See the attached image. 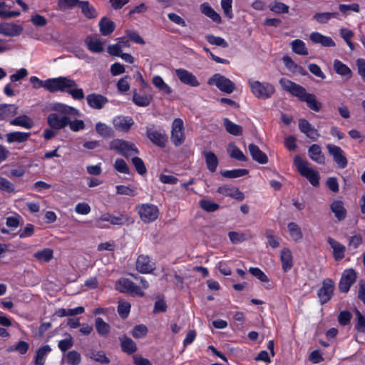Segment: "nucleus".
<instances>
[{
	"label": "nucleus",
	"instance_id": "1",
	"mask_svg": "<svg viewBox=\"0 0 365 365\" xmlns=\"http://www.w3.org/2000/svg\"><path fill=\"white\" fill-rule=\"evenodd\" d=\"M279 83L283 90L298 98L301 101L305 102L311 110L319 112L322 109V105L317 101L316 96L307 93L303 86L285 78H282Z\"/></svg>",
	"mask_w": 365,
	"mask_h": 365
},
{
	"label": "nucleus",
	"instance_id": "2",
	"mask_svg": "<svg viewBox=\"0 0 365 365\" xmlns=\"http://www.w3.org/2000/svg\"><path fill=\"white\" fill-rule=\"evenodd\" d=\"M248 85L252 94L259 99L270 98L275 93L274 86L268 82L249 79Z\"/></svg>",
	"mask_w": 365,
	"mask_h": 365
},
{
	"label": "nucleus",
	"instance_id": "3",
	"mask_svg": "<svg viewBox=\"0 0 365 365\" xmlns=\"http://www.w3.org/2000/svg\"><path fill=\"white\" fill-rule=\"evenodd\" d=\"M58 91L70 94L74 100H82L85 97L83 89L78 88L76 81L69 77H59L56 88Z\"/></svg>",
	"mask_w": 365,
	"mask_h": 365
},
{
	"label": "nucleus",
	"instance_id": "4",
	"mask_svg": "<svg viewBox=\"0 0 365 365\" xmlns=\"http://www.w3.org/2000/svg\"><path fill=\"white\" fill-rule=\"evenodd\" d=\"M294 163L301 175L305 177L313 186H317L319 183V173L311 168L307 161L303 160L299 155L294 158Z\"/></svg>",
	"mask_w": 365,
	"mask_h": 365
},
{
	"label": "nucleus",
	"instance_id": "5",
	"mask_svg": "<svg viewBox=\"0 0 365 365\" xmlns=\"http://www.w3.org/2000/svg\"><path fill=\"white\" fill-rule=\"evenodd\" d=\"M125 220L126 218L123 214L115 216L109 212H106L102 214L95 220V226L99 229H108L109 228V225L105 222L112 225H122L125 223Z\"/></svg>",
	"mask_w": 365,
	"mask_h": 365
},
{
	"label": "nucleus",
	"instance_id": "6",
	"mask_svg": "<svg viewBox=\"0 0 365 365\" xmlns=\"http://www.w3.org/2000/svg\"><path fill=\"white\" fill-rule=\"evenodd\" d=\"M207 83L215 86L220 91L228 94L232 93L235 89V83L220 73H215L210 77Z\"/></svg>",
	"mask_w": 365,
	"mask_h": 365
},
{
	"label": "nucleus",
	"instance_id": "7",
	"mask_svg": "<svg viewBox=\"0 0 365 365\" xmlns=\"http://www.w3.org/2000/svg\"><path fill=\"white\" fill-rule=\"evenodd\" d=\"M110 148L126 158L138 154L139 151L134 143L123 140L117 139L111 142Z\"/></svg>",
	"mask_w": 365,
	"mask_h": 365
},
{
	"label": "nucleus",
	"instance_id": "8",
	"mask_svg": "<svg viewBox=\"0 0 365 365\" xmlns=\"http://www.w3.org/2000/svg\"><path fill=\"white\" fill-rule=\"evenodd\" d=\"M170 139L176 147L182 145L185 140L184 123L181 118H175L172 123Z\"/></svg>",
	"mask_w": 365,
	"mask_h": 365
},
{
	"label": "nucleus",
	"instance_id": "9",
	"mask_svg": "<svg viewBox=\"0 0 365 365\" xmlns=\"http://www.w3.org/2000/svg\"><path fill=\"white\" fill-rule=\"evenodd\" d=\"M136 210L140 219L146 223L155 221L158 217L159 210L157 206L153 204L138 205L136 207Z\"/></svg>",
	"mask_w": 365,
	"mask_h": 365
},
{
	"label": "nucleus",
	"instance_id": "10",
	"mask_svg": "<svg viewBox=\"0 0 365 365\" xmlns=\"http://www.w3.org/2000/svg\"><path fill=\"white\" fill-rule=\"evenodd\" d=\"M116 289L122 293H128L132 296L143 297L144 292L134 282L128 278H120L115 284Z\"/></svg>",
	"mask_w": 365,
	"mask_h": 365
},
{
	"label": "nucleus",
	"instance_id": "11",
	"mask_svg": "<svg viewBox=\"0 0 365 365\" xmlns=\"http://www.w3.org/2000/svg\"><path fill=\"white\" fill-rule=\"evenodd\" d=\"M328 153L332 156L334 161L340 168H345L348 165V160L344 151L339 147L333 144H327Z\"/></svg>",
	"mask_w": 365,
	"mask_h": 365
},
{
	"label": "nucleus",
	"instance_id": "12",
	"mask_svg": "<svg viewBox=\"0 0 365 365\" xmlns=\"http://www.w3.org/2000/svg\"><path fill=\"white\" fill-rule=\"evenodd\" d=\"M334 283L331 279H325L322 282V287L318 290L317 296L322 304L329 302L333 295Z\"/></svg>",
	"mask_w": 365,
	"mask_h": 365
},
{
	"label": "nucleus",
	"instance_id": "13",
	"mask_svg": "<svg viewBox=\"0 0 365 365\" xmlns=\"http://www.w3.org/2000/svg\"><path fill=\"white\" fill-rule=\"evenodd\" d=\"M146 135L153 144L160 148H164L168 142V137L165 131L161 129L156 130L153 128H147Z\"/></svg>",
	"mask_w": 365,
	"mask_h": 365
},
{
	"label": "nucleus",
	"instance_id": "14",
	"mask_svg": "<svg viewBox=\"0 0 365 365\" xmlns=\"http://www.w3.org/2000/svg\"><path fill=\"white\" fill-rule=\"evenodd\" d=\"M58 78H48L46 81H41L36 76H31L30 78V82L33 84L34 88H44L46 90L51 93H56V88L58 83Z\"/></svg>",
	"mask_w": 365,
	"mask_h": 365
},
{
	"label": "nucleus",
	"instance_id": "15",
	"mask_svg": "<svg viewBox=\"0 0 365 365\" xmlns=\"http://www.w3.org/2000/svg\"><path fill=\"white\" fill-rule=\"evenodd\" d=\"M356 278V275L354 269L344 270L339 283V290L341 292H347L351 286L355 282Z\"/></svg>",
	"mask_w": 365,
	"mask_h": 365
},
{
	"label": "nucleus",
	"instance_id": "16",
	"mask_svg": "<svg viewBox=\"0 0 365 365\" xmlns=\"http://www.w3.org/2000/svg\"><path fill=\"white\" fill-rule=\"evenodd\" d=\"M47 123L51 128L60 130L68 125L69 118L66 115L60 116L56 113H52L48 115Z\"/></svg>",
	"mask_w": 365,
	"mask_h": 365
},
{
	"label": "nucleus",
	"instance_id": "17",
	"mask_svg": "<svg viewBox=\"0 0 365 365\" xmlns=\"http://www.w3.org/2000/svg\"><path fill=\"white\" fill-rule=\"evenodd\" d=\"M175 74L178 79L184 84L192 87H197L200 85V82L196 76L184 68L176 69Z\"/></svg>",
	"mask_w": 365,
	"mask_h": 365
},
{
	"label": "nucleus",
	"instance_id": "18",
	"mask_svg": "<svg viewBox=\"0 0 365 365\" xmlns=\"http://www.w3.org/2000/svg\"><path fill=\"white\" fill-rule=\"evenodd\" d=\"M86 101L91 108L100 110L108 102V99L101 94L93 93L86 96Z\"/></svg>",
	"mask_w": 365,
	"mask_h": 365
},
{
	"label": "nucleus",
	"instance_id": "19",
	"mask_svg": "<svg viewBox=\"0 0 365 365\" xmlns=\"http://www.w3.org/2000/svg\"><path fill=\"white\" fill-rule=\"evenodd\" d=\"M299 128L302 133L312 140H316L319 137L318 130L306 119L299 120Z\"/></svg>",
	"mask_w": 365,
	"mask_h": 365
},
{
	"label": "nucleus",
	"instance_id": "20",
	"mask_svg": "<svg viewBox=\"0 0 365 365\" xmlns=\"http://www.w3.org/2000/svg\"><path fill=\"white\" fill-rule=\"evenodd\" d=\"M113 124L116 130L128 132L134 124V121L131 117L119 115L113 119Z\"/></svg>",
	"mask_w": 365,
	"mask_h": 365
},
{
	"label": "nucleus",
	"instance_id": "21",
	"mask_svg": "<svg viewBox=\"0 0 365 365\" xmlns=\"http://www.w3.org/2000/svg\"><path fill=\"white\" fill-rule=\"evenodd\" d=\"M22 30L21 26L14 23H0V34L5 36H17L20 35Z\"/></svg>",
	"mask_w": 365,
	"mask_h": 365
},
{
	"label": "nucleus",
	"instance_id": "22",
	"mask_svg": "<svg viewBox=\"0 0 365 365\" xmlns=\"http://www.w3.org/2000/svg\"><path fill=\"white\" fill-rule=\"evenodd\" d=\"M309 38L314 43L320 44L324 47H334L336 46L335 42L331 37L324 36L319 32L311 33Z\"/></svg>",
	"mask_w": 365,
	"mask_h": 365
},
{
	"label": "nucleus",
	"instance_id": "23",
	"mask_svg": "<svg viewBox=\"0 0 365 365\" xmlns=\"http://www.w3.org/2000/svg\"><path fill=\"white\" fill-rule=\"evenodd\" d=\"M136 269L141 273H150L155 269V267L148 256L140 255L136 261Z\"/></svg>",
	"mask_w": 365,
	"mask_h": 365
},
{
	"label": "nucleus",
	"instance_id": "24",
	"mask_svg": "<svg viewBox=\"0 0 365 365\" xmlns=\"http://www.w3.org/2000/svg\"><path fill=\"white\" fill-rule=\"evenodd\" d=\"M248 150L252 158V159L259 164H266L268 162V158L267 155L262 152L259 148L252 143L248 146Z\"/></svg>",
	"mask_w": 365,
	"mask_h": 365
},
{
	"label": "nucleus",
	"instance_id": "25",
	"mask_svg": "<svg viewBox=\"0 0 365 365\" xmlns=\"http://www.w3.org/2000/svg\"><path fill=\"white\" fill-rule=\"evenodd\" d=\"M327 242L333 249V255L336 260H341L344 257L346 248L343 245L330 237H328Z\"/></svg>",
	"mask_w": 365,
	"mask_h": 365
},
{
	"label": "nucleus",
	"instance_id": "26",
	"mask_svg": "<svg viewBox=\"0 0 365 365\" xmlns=\"http://www.w3.org/2000/svg\"><path fill=\"white\" fill-rule=\"evenodd\" d=\"M309 158L318 164L325 163V157L322 153V148L319 145L313 144L308 150Z\"/></svg>",
	"mask_w": 365,
	"mask_h": 365
},
{
	"label": "nucleus",
	"instance_id": "27",
	"mask_svg": "<svg viewBox=\"0 0 365 365\" xmlns=\"http://www.w3.org/2000/svg\"><path fill=\"white\" fill-rule=\"evenodd\" d=\"M119 341L122 351L123 352L128 354H132L137 351V346L135 342L127 336L119 337Z\"/></svg>",
	"mask_w": 365,
	"mask_h": 365
},
{
	"label": "nucleus",
	"instance_id": "28",
	"mask_svg": "<svg viewBox=\"0 0 365 365\" xmlns=\"http://www.w3.org/2000/svg\"><path fill=\"white\" fill-rule=\"evenodd\" d=\"M280 259L283 271L284 272L289 271L293 266L292 255L290 250L284 248L281 251Z\"/></svg>",
	"mask_w": 365,
	"mask_h": 365
},
{
	"label": "nucleus",
	"instance_id": "29",
	"mask_svg": "<svg viewBox=\"0 0 365 365\" xmlns=\"http://www.w3.org/2000/svg\"><path fill=\"white\" fill-rule=\"evenodd\" d=\"M30 136H31V133L19 132V131L11 132L6 135V141L9 143H24L29 139V138Z\"/></svg>",
	"mask_w": 365,
	"mask_h": 365
},
{
	"label": "nucleus",
	"instance_id": "30",
	"mask_svg": "<svg viewBox=\"0 0 365 365\" xmlns=\"http://www.w3.org/2000/svg\"><path fill=\"white\" fill-rule=\"evenodd\" d=\"M331 210L339 221L345 219L346 210L344 208V202L341 200H334L330 205Z\"/></svg>",
	"mask_w": 365,
	"mask_h": 365
},
{
	"label": "nucleus",
	"instance_id": "31",
	"mask_svg": "<svg viewBox=\"0 0 365 365\" xmlns=\"http://www.w3.org/2000/svg\"><path fill=\"white\" fill-rule=\"evenodd\" d=\"M200 11L203 14L211 19L214 22L217 24L221 23V16L210 6L208 3L202 4L200 5Z\"/></svg>",
	"mask_w": 365,
	"mask_h": 365
},
{
	"label": "nucleus",
	"instance_id": "32",
	"mask_svg": "<svg viewBox=\"0 0 365 365\" xmlns=\"http://www.w3.org/2000/svg\"><path fill=\"white\" fill-rule=\"evenodd\" d=\"M9 123L12 125L20 126L26 129L31 128L34 125L33 120L26 115L16 117Z\"/></svg>",
	"mask_w": 365,
	"mask_h": 365
},
{
	"label": "nucleus",
	"instance_id": "33",
	"mask_svg": "<svg viewBox=\"0 0 365 365\" xmlns=\"http://www.w3.org/2000/svg\"><path fill=\"white\" fill-rule=\"evenodd\" d=\"M18 107L14 104L0 105V120L14 116L17 113Z\"/></svg>",
	"mask_w": 365,
	"mask_h": 365
},
{
	"label": "nucleus",
	"instance_id": "34",
	"mask_svg": "<svg viewBox=\"0 0 365 365\" xmlns=\"http://www.w3.org/2000/svg\"><path fill=\"white\" fill-rule=\"evenodd\" d=\"M95 327L97 333L102 337H107L110 331V325L101 317L96 318Z\"/></svg>",
	"mask_w": 365,
	"mask_h": 365
},
{
	"label": "nucleus",
	"instance_id": "35",
	"mask_svg": "<svg viewBox=\"0 0 365 365\" xmlns=\"http://www.w3.org/2000/svg\"><path fill=\"white\" fill-rule=\"evenodd\" d=\"M153 96L151 95H140L136 90L133 91L132 101L138 106L146 107L150 105Z\"/></svg>",
	"mask_w": 365,
	"mask_h": 365
},
{
	"label": "nucleus",
	"instance_id": "36",
	"mask_svg": "<svg viewBox=\"0 0 365 365\" xmlns=\"http://www.w3.org/2000/svg\"><path fill=\"white\" fill-rule=\"evenodd\" d=\"M100 31L103 36L110 34L115 29V24L106 17H103L99 22Z\"/></svg>",
	"mask_w": 365,
	"mask_h": 365
},
{
	"label": "nucleus",
	"instance_id": "37",
	"mask_svg": "<svg viewBox=\"0 0 365 365\" xmlns=\"http://www.w3.org/2000/svg\"><path fill=\"white\" fill-rule=\"evenodd\" d=\"M86 43L88 49L94 53H100L103 51V43L99 38L93 36H88L86 40Z\"/></svg>",
	"mask_w": 365,
	"mask_h": 365
},
{
	"label": "nucleus",
	"instance_id": "38",
	"mask_svg": "<svg viewBox=\"0 0 365 365\" xmlns=\"http://www.w3.org/2000/svg\"><path fill=\"white\" fill-rule=\"evenodd\" d=\"M290 46L292 51L296 54L301 56H307L309 54L308 49L305 43L300 39H295L291 41Z\"/></svg>",
	"mask_w": 365,
	"mask_h": 365
},
{
	"label": "nucleus",
	"instance_id": "39",
	"mask_svg": "<svg viewBox=\"0 0 365 365\" xmlns=\"http://www.w3.org/2000/svg\"><path fill=\"white\" fill-rule=\"evenodd\" d=\"M207 169L210 172H215L218 165V159L216 155L211 151H205L203 153Z\"/></svg>",
	"mask_w": 365,
	"mask_h": 365
},
{
	"label": "nucleus",
	"instance_id": "40",
	"mask_svg": "<svg viewBox=\"0 0 365 365\" xmlns=\"http://www.w3.org/2000/svg\"><path fill=\"white\" fill-rule=\"evenodd\" d=\"M51 351L49 345H44L40 347L36 354L35 365H43L46 356Z\"/></svg>",
	"mask_w": 365,
	"mask_h": 365
},
{
	"label": "nucleus",
	"instance_id": "41",
	"mask_svg": "<svg viewBox=\"0 0 365 365\" xmlns=\"http://www.w3.org/2000/svg\"><path fill=\"white\" fill-rule=\"evenodd\" d=\"M51 110L59 112L63 114H73V115H78V110L76 109L73 107L61 103H56L52 105Z\"/></svg>",
	"mask_w": 365,
	"mask_h": 365
},
{
	"label": "nucleus",
	"instance_id": "42",
	"mask_svg": "<svg viewBox=\"0 0 365 365\" xmlns=\"http://www.w3.org/2000/svg\"><path fill=\"white\" fill-rule=\"evenodd\" d=\"M153 85L162 93L165 94H170L173 92L172 88L163 81L160 76H155L153 78Z\"/></svg>",
	"mask_w": 365,
	"mask_h": 365
},
{
	"label": "nucleus",
	"instance_id": "43",
	"mask_svg": "<svg viewBox=\"0 0 365 365\" xmlns=\"http://www.w3.org/2000/svg\"><path fill=\"white\" fill-rule=\"evenodd\" d=\"M269 10L276 14L289 13V6L281 1H272L268 6Z\"/></svg>",
	"mask_w": 365,
	"mask_h": 365
},
{
	"label": "nucleus",
	"instance_id": "44",
	"mask_svg": "<svg viewBox=\"0 0 365 365\" xmlns=\"http://www.w3.org/2000/svg\"><path fill=\"white\" fill-rule=\"evenodd\" d=\"M224 126L227 133L233 135H240L242 133V128L225 118L223 120Z\"/></svg>",
	"mask_w": 365,
	"mask_h": 365
},
{
	"label": "nucleus",
	"instance_id": "45",
	"mask_svg": "<svg viewBox=\"0 0 365 365\" xmlns=\"http://www.w3.org/2000/svg\"><path fill=\"white\" fill-rule=\"evenodd\" d=\"M288 232L290 237L294 241H299L302 239L303 235L301 228L295 222H289L287 225Z\"/></svg>",
	"mask_w": 365,
	"mask_h": 365
},
{
	"label": "nucleus",
	"instance_id": "46",
	"mask_svg": "<svg viewBox=\"0 0 365 365\" xmlns=\"http://www.w3.org/2000/svg\"><path fill=\"white\" fill-rule=\"evenodd\" d=\"M227 152L230 156L237 160L245 162L247 160V158L243 154V153L233 143H230L228 145Z\"/></svg>",
	"mask_w": 365,
	"mask_h": 365
},
{
	"label": "nucleus",
	"instance_id": "47",
	"mask_svg": "<svg viewBox=\"0 0 365 365\" xmlns=\"http://www.w3.org/2000/svg\"><path fill=\"white\" fill-rule=\"evenodd\" d=\"M0 325L4 327H0V336L3 338H8L10 334L5 327H9L12 325L11 319L4 315H0Z\"/></svg>",
	"mask_w": 365,
	"mask_h": 365
},
{
	"label": "nucleus",
	"instance_id": "48",
	"mask_svg": "<svg viewBox=\"0 0 365 365\" xmlns=\"http://www.w3.org/2000/svg\"><path fill=\"white\" fill-rule=\"evenodd\" d=\"M80 7L84 16L88 19L96 18L98 15L96 9L88 1L79 2Z\"/></svg>",
	"mask_w": 365,
	"mask_h": 365
},
{
	"label": "nucleus",
	"instance_id": "49",
	"mask_svg": "<svg viewBox=\"0 0 365 365\" xmlns=\"http://www.w3.org/2000/svg\"><path fill=\"white\" fill-rule=\"evenodd\" d=\"M90 358L101 364H108L110 362L109 358L101 351H92L90 353Z\"/></svg>",
	"mask_w": 365,
	"mask_h": 365
},
{
	"label": "nucleus",
	"instance_id": "50",
	"mask_svg": "<svg viewBox=\"0 0 365 365\" xmlns=\"http://www.w3.org/2000/svg\"><path fill=\"white\" fill-rule=\"evenodd\" d=\"M96 132L103 138H110L113 135V130L110 127L105 123L98 122L96 125Z\"/></svg>",
	"mask_w": 365,
	"mask_h": 365
},
{
	"label": "nucleus",
	"instance_id": "51",
	"mask_svg": "<svg viewBox=\"0 0 365 365\" xmlns=\"http://www.w3.org/2000/svg\"><path fill=\"white\" fill-rule=\"evenodd\" d=\"M333 67L336 73L341 76H348L351 73L350 68L346 65L337 59L334 61Z\"/></svg>",
	"mask_w": 365,
	"mask_h": 365
},
{
	"label": "nucleus",
	"instance_id": "52",
	"mask_svg": "<svg viewBox=\"0 0 365 365\" xmlns=\"http://www.w3.org/2000/svg\"><path fill=\"white\" fill-rule=\"evenodd\" d=\"M207 42L212 45L220 46L222 48L228 47V43L220 36H215L212 34H208L205 36Z\"/></svg>",
	"mask_w": 365,
	"mask_h": 365
},
{
	"label": "nucleus",
	"instance_id": "53",
	"mask_svg": "<svg viewBox=\"0 0 365 365\" xmlns=\"http://www.w3.org/2000/svg\"><path fill=\"white\" fill-rule=\"evenodd\" d=\"M339 9L340 12L346 17L349 14V11L359 13L360 11L359 4L354 3L351 4H339Z\"/></svg>",
	"mask_w": 365,
	"mask_h": 365
},
{
	"label": "nucleus",
	"instance_id": "54",
	"mask_svg": "<svg viewBox=\"0 0 365 365\" xmlns=\"http://www.w3.org/2000/svg\"><path fill=\"white\" fill-rule=\"evenodd\" d=\"M247 169H234L222 172V175L227 178H237L248 174Z\"/></svg>",
	"mask_w": 365,
	"mask_h": 365
},
{
	"label": "nucleus",
	"instance_id": "55",
	"mask_svg": "<svg viewBox=\"0 0 365 365\" xmlns=\"http://www.w3.org/2000/svg\"><path fill=\"white\" fill-rule=\"evenodd\" d=\"M34 257L41 262H48L53 258V250L51 249H44L36 252Z\"/></svg>",
	"mask_w": 365,
	"mask_h": 365
},
{
	"label": "nucleus",
	"instance_id": "56",
	"mask_svg": "<svg viewBox=\"0 0 365 365\" xmlns=\"http://www.w3.org/2000/svg\"><path fill=\"white\" fill-rule=\"evenodd\" d=\"M67 337L60 340L58 343V347L62 352H66L73 346V338L71 334H66Z\"/></svg>",
	"mask_w": 365,
	"mask_h": 365
},
{
	"label": "nucleus",
	"instance_id": "57",
	"mask_svg": "<svg viewBox=\"0 0 365 365\" xmlns=\"http://www.w3.org/2000/svg\"><path fill=\"white\" fill-rule=\"evenodd\" d=\"M66 361L70 365H79L81 362V356L76 351H70L66 354Z\"/></svg>",
	"mask_w": 365,
	"mask_h": 365
},
{
	"label": "nucleus",
	"instance_id": "58",
	"mask_svg": "<svg viewBox=\"0 0 365 365\" xmlns=\"http://www.w3.org/2000/svg\"><path fill=\"white\" fill-rule=\"evenodd\" d=\"M200 207L209 212H215L219 208V205L209 200L202 199L199 202Z\"/></svg>",
	"mask_w": 365,
	"mask_h": 365
},
{
	"label": "nucleus",
	"instance_id": "59",
	"mask_svg": "<svg viewBox=\"0 0 365 365\" xmlns=\"http://www.w3.org/2000/svg\"><path fill=\"white\" fill-rule=\"evenodd\" d=\"M221 7L227 18L232 19L234 16L232 12V0H221Z\"/></svg>",
	"mask_w": 365,
	"mask_h": 365
},
{
	"label": "nucleus",
	"instance_id": "60",
	"mask_svg": "<svg viewBox=\"0 0 365 365\" xmlns=\"http://www.w3.org/2000/svg\"><path fill=\"white\" fill-rule=\"evenodd\" d=\"M116 192L119 195H124L128 196H135L137 195V190L135 187L125 186V185H117L115 187Z\"/></svg>",
	"mask_w": 365,
	"mask_h": 365
},
{
	"label": "nucleus",
	"instance_id": "61",
	"mask_svg": "<svg viewBox=\"0 0 365 365\" xmlns=\"http://www.w3.org/2000/svg\"><path fill=\"white\" fill-rule=\"evenodd\" d=\"M130 310V304L127 302H120L118 306V313L123 319L128 317Z\"/></svg>",
	"mask_w": 365,
	"mask_h": 365
},
{
	"label": "nucleus",
	"instance_id": "62",
	"mask_svg": "<svg viewBox=\"0 0 365 365\" xmlns=\"http://www.w3.org/2000/svg\"><path fill=\"white\" fill-rule=\"evenodd\" d=\"M148 332L147 327L143 324H140L135 326L132 331L131 334L132 336L135 339H140L146 335Z\"/></svg>",
	"mask_w": 365,
	"mask_h": 365
},
{
	"label": "nucleus",
	"instance_id": "63",
	"mask_svg": "<svg viewBox=\"0 0 365 365\" xmlns=\"http://www.w3.org/2000/svg\"><path fill=\"white\" fill-rule=\"evenodd\" d=\"M114 168L120 173H129V168L123 159L117 158L114 163Z\"/></svg>",
	"mask_w": 365,
	"mask_h": 365
},
{
	"label": "nucleus",
	"instance_id": "64",
	"mask_svg": "<svg viewBox=\"0 0 365 365\" xmlns=\"http://www.w3.org/2000/svg\"><path fill=\"white\" fill-rule=\"evenodd\" d=\"M356 315L357 323L356 324V329L359 332L365 333V317L361 314L359 310H356Z\"/></svg>",
	"mask_w": 365,
	"mask_h": 365
}]
</instances>
